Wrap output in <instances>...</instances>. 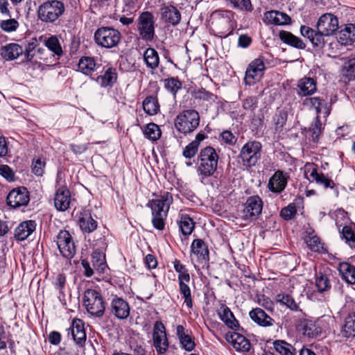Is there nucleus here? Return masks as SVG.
Masks as SVG:
<instances>
[{
	"label": "nucleus",
	"mask_w": 355,
	"mask_h": 355,
	"mask_svg": "<svg viewBox=\"0 0 355 355\" xmlns=\"http://www.w3.org/2000/svg\"><path fill=\"white\" fill-rule=\"evenodd\" d=\"M172 203V194L168 191L162 193L148 202L146 206L151 209L152 224L155 229L158 230L164 229L165 220Z\"/></svg>",
	"instance_id": "nucleus-1"
},
{
	"label": "nucleus",
	"mask_w": 355,
	"mask_h": 355,
	"mask_svg": "<svg viewBox=\"0 0 355 355\" xmlns=\"http://www.w3.org/2000/svg\"><path fill=\"white\" fill-rule=\"evenodd\" d=\"M199 165L197 173L202 183L205 179L212 176L216 172L218 162V155L216 150L211 146L202 148L198 155Z\"/></svg>",
	"instance_id": "nucleus-2"
},
{
	"label": "nucleus",
	"mask_w": 355,
	"mask_h": 355,
	"mask_svg": "<svg viewBox=\"0 0 355 355\" xmlns=\"http://www.w3.org/2000/svg\"><path fill=\"white\" fill-rule=\"evenodd\" d=\"M64 3L58 0H49L39 6L37 13L40 20L45 23L55 21L64 12Z\"/></svg>",
	"instance_id": "nucleus-3"
},
{
	"label": "nucleus",
	"mask_w": 355,
	"mask_h": 355,
	"mask_svg": "<svg viewBox=\"0 0 355 355\" xmlns=\"http://www.w3.org/2000/svg\"><path fill=\"white\" fill-rule=\"evenodd\" d=\"M200 115L195 110H187L175 118V126L178 132L187 135L193 132L199 125Z\"/></svg>",
	"instance_id": "nucleus-4"
},
{
	"label": "nucleus",
	"mask_w": 355,
	"mask_h": 355,
	"mask_svg": "<svg viewBox=\"0 0 355 355\" xmlns=\"http://www.w3.org/2000/svg\"><path fill=\"white\" fill-rule=\"evenodd\" d=\"M173 266L175 270L178 273L179 291L182 298H184V303L189 309H192L193 300L191 291L188 285L190 282V275L185 266L182 264L180 260L175 259L173 262Z\"/></svg>",
	"instance_id": "nucleus-5"
},
{
	"label": "nucleus",
	"mask_w": 355,
	"mask_h": 355,
	"mask_svg": "<svg viewBox=\"0 0 355 355\" xmlns=\"http://www.w3.org/2000/svg\"><path fill=\"white\" fill-rule=\"evenodd\" d=\"M155 21L154 15L149 11H144L139 13L137 30L140 37L146 42H151L155 37Z\"/></svg>",
	"instance_id": "nucleus-6"
},
{
	"label": "nucleus",
	"mask_w": 355,
	"mask_h": 355,
	"mask_svg": "<svg viewBox=\"0 0 355 355\" xmlns=\"http://www.w3.org/2000/svg\"><path fill=\"white\" fill-rule=\"evenodd\" d=\"M121 35L120 32L112 27L101 26L94 33L96 44L105 49L115 47L120 42Z\"/></svg>",
	"instance_id": "nucleus-7"
},
{
	"label": "nucleus",
	"mask_w": 355,
	"mask_h": 355,
	"mask_svg": "<svg viewBox=\"0 0 355 355\" xmlns=\"http://www.w3.org/2000/svg\"><path fill=\"white\" fill-rule=\"evenodd\" d=\"M262 145L258 141H249L241 149L239 157L243 165L250 168L254 166L261 157Z\"/></svg>",
	"instance_id": "nucleus-8"
},
{
	"label": "nucleus",
	"mask_w": 355,
	"mask_h": 355,
	"mask_svg": "<svg viewBox=\"0 0 355 355\" xmlns=\"http://www.w3.org/2000/svg\"><path fill=\"white\" fill-rule=\"evenodd\" d=\"M84 305L89 313L101 317L105 312V305L101 294L96 290L87 289L83 297Z\"/></svg>",
	"instance_id": "nucleus-9"
},
{
	"label": "nucleus",
	"mask_w": 355,
	"mask_h": 355,
	"mask_svg": "<svg viewBox=\"0 0 355 355\" xmlns=\"http://www.w3.org/2000/svg\"><path fill=\"white\" fill-rule=\"evenodd\" d=\"M233 13L229 10L216 11L212 15V24L220 34V36L227 35L233 29Z\"/></svg>",
	"instance_id": "nucleus-10"
},
{
	"label": "nucleus",
	"mask_w": 355,
	"mask_h": 355,
	"mask_svg": "<svg viewBox=\"0 0 355 355\" xmlns=\"http://www.w3.org/2000/svg\"><path fill=\"white\" fill-rule=\"evenodd\" d=\"M58 248L62 257L70 259L76 254V245L70 233L67 230H60L57 235Z\"/></svg>",
	"instance_id": "nucleus-11"
},
{
	"label": "nucleus",
	"mask_w": 355,
	"mask_h": 355,
	"mask_svg": "<svg viewBox=\"0 0 355 355\" xmlns=\"http://www.w3.org/2000/svg\"><path fill=\"white\" fill-rule=\"evenodd\" d=\"M153 346L159 354H164L168 348V341L166 329L161 321H156L153 326Z\"/></svg>",
	"instance_id": "nucleus-12"
},
{
	"label": "nucleus",
	"mask_w": 355,
	"mask_h": 355,
	"mask_svg": "<svg viewBox=\"0 0 355 355\" xmlns=\"http://www.w3.org/2000/svg\"><path fill=\"white\" fill-rule=\"evenodd\" d=\"M316 28L322 36H331L338 28V19L331 13L322 15L318 19Z\"/></svg>",
	"instance_id": "nucleus-13"
},
{
	"label": "nucleus",
	"mask_w": 355,
	"mask_h": 355,
	"mask_svg": "<svg viewBox=\"0 0 355 355\" xmlns=\"http://www.w3.org/2000/svg\"><path fill=\"white\" fill-rule=\"evenodd\" d=\"M265 64L260 58L254 60L247 68L244 81L246 85H252L263 76Z\"/></svg>",
	"instance_id": "nucleus-14"
},
{
	"label": "nucleus",
	"mask_w": 355,
	"mask_h": 355,
	"mask_svg": "<svg viewBox=\"0 0 355 355\" xmlns=\"http://www.w3.org/2000/svg\"><path fill=\"white\" fill-rule=\"evenodd\" d=\"M243 218L245 220H253L261 214L263 201L259 196L249 197L244 203Z\"/></svg>",
	"instance_id": "nucleus-15"
},
{
	"label": "nucleus",
	"mask_w": 355,
	"mask_h": 355,
	"mask_svg": "<svg viewBox=\"0 0 355 355\" xmlns=\"http://www.w3.org/2000/svg\"><path fill=\"white\" fill-rule=\"evenodd\" d=\"M7 203L13 208H17L28 205L30 197L29 192L25 187L13 189L7 196Z\"/></svg>",
	"instance_id": "nucleus-16"
},
{
	"label": "nucleus",
	"mask_w": 355,
	"mask_h": 355,
	"mask_svg": "<svg viewBox=\"0 0 355 355\" xmlns=\"http://www.w3.org/2000/svg\"><path fill=\"white\" fill-rule=\"evenodd\" d=\"M304 175L308 180L312 178L317 184L322 185L324 188L333 189L335 186L334 181L327 178L323 173H318L316 166L313 163H307L304 166Z\"/></svg>",
	"instance_id": "nucleus-17"
},
{
	"label": "nucleus",
	"mask_w": 355,
	"mask_h": 355,
	"mask_svg": "<svg viewBox=\"0 0 355 355\" xmlns=\"http://www.w3.org/2000/svg\"><path fill=\"white\" fill-rule=\"evenodd\" d=\"M288 178L286 173L280 170L275 171L268 181V189L272 193H282L286 187Z\"/></svg>",
	"instance_id": "nucleus-18"
},
{
	"label": "nucleus",
	"mask_w": 355,
	"mask_h": 355,
	"mask_svg": "<svg viewBox=\"0 0 355 355\" xmlns=\"http://www.w3.org/2000/svg\"><path fill=\"white\" fill-rule=\"evenodd\" d=\"M161 19L166 24L176 26L181 20V13L172 5L164 6L160 9Z\"/></svg>",
	"instance_id": "nucleus-19"
},
{
	"label": "nucleus",
	"mask_w": 355,
	"mask_h": 355,
	"mask_svg": "<svg viewBox=\"0 0 355 355\" xmlns=\"http://www.w3.org/2000/svg\"><path fill=\"white\" fill-rule=\"evenodd\" d=\"M111 313L120 320L126 319L130 315V306L121 297L115 296L111 302Z\"/></svg>",
	"instance_id": "nucleus-20"
},
{
	"label": "nucleus",
	"mask_w": 355,
	"mask_h": 355,
	"mask_svg": "<svg viewBox=\"0 0 355 355\" xmlns=\"http://www.w3.org/2000/svg\"><path fill=\"white\" fill-rule=\"evenodd\" d=\"M191 251V257L194 256L197 262L204 263L209 260V250L202 239H197L193 241Z\"/></svg>",
	"instance_id": "nucleus-21"
},
{
	"label": "nucleus",
	"mask_w": 355,
	"mask_h": 355,
	"mask_svg": "<svg viewBox=\"0 0 355 355\" xmlns=\"http://www.w3.org/2000/svg\"><path fill=\"white\" fill-rule=\"evenodd\" d=\"M68 334L71 333L74 342L83 346L86 341V333L84 328V323L80 319H74L72 322L71 327L68 329Z\"/></svg>",
	"instance_id": "nucleus-22"
},
{
	"label": "nucleus",
	"mask_w": 355,
	"mask_h": 355,
	"mask_svg": "<svg viewBox=\"0 0 355 355\" xmlns=\"http://www.w3.org/2000/svg\"><path fill=\"white\" fill-rule=\"evenodd\" d=\"M250 318L257 324L268 327L273 325L275 320L261 308H255L249 313Z\"/></svg>",
	"instance_id": "nucleus-23"
},
{
	"label": "nucleus",
	"mask_w": 355,
	"mask_h": 355,
	"mask_svg": "<svg viewBox=\"0 0 355 355\" xmlns=\"http://www.w3.org/2000/svg\"><path fill=\"white\" fill-rule=\"evenodd\" d=\"M98 67L95 58L90 56L81 57L78 63V71L85 76H92Z\"/></svg>",
	"instance_id": "nucleus-24"
},
{
	"label": "nucleus",
	"mask_w": 355,
	"mask_h": 355,
	"mask_svg": "<svg viewBox=\"0 0 355 355\" xmlns=\"http://www.w3.org/2000/svg\"><path fill=\"white\" fill-rule=\"evenodd\" d=\"M297 94L300 96H306L312 95L317 90L315 80L310 77H304L299 80L297 83Z\"/></svg>",
	"instance_id": "nucleus-25"
},
{
	"label": "nucleus",
	"mask_w": 355,
	"mask_h": 355,
	"mask_svg": "<svg viewBox=\"0 0 355 355\" xmlns=\"http://www.w3.org/2000/svg\"><path fill=\"white\" fill-rule=\"evenodd\" d=\"M336 39L341 45H350L355 42V24H348L338 33Z\"/></svg>",
	"instance_id": "nucleus-26"
},
{
	"label": "nucleus",
	"mask_w": 355,
	"mask_h": 355,
	"mask_svg": "<svg viewBox=\"0 0 355 355\" xmlns=\"http://www.w3.org/2000/svg\"><path fill=\"white\" fill-rule=\"evenodd\" d=\"M71 202V196L69 191L65 188L62 187L57 190L54 204L58 210L65 211L69 207Z\"/></svg>",
	"instance_id": "nucleus-27"
},
{
	"label": "nucleus",
	"mask_w": 355,
	"mask_h": 355,
	"mask_svg": "<svg viewBox=\"0 0 355 355\" xmlns=\"http://www.w3.org/2000/svg\"><path fill=\"white\" fill-rule=\"evenodd\" d=\"M265 21L274 25H286L291 23V17L286 13L277 10L268 11L264 14Z\"/></svg>",
	"instance_id": "nucleus-28"
},
{
	"label": "nucleus",
	"mask_w": 355,
	"mask_h": 355,
	"mask_svg": "<svg viewBox=\"0 0 355 355\" xmlns=\"http://www.w3.org/2000/svg\"><path fill=\"white\" fill-rule=\"evenodd\" d=\"M78 224L83 233H91L97 227V222L92 217L88 210L80 214Z\"/></svg>",
	"instance_id": "nucleus-29"
},
{
	"label": "nucleus",
	"mask_w": 355,
	"mask_h": 355,
	"mask_svg": "<svg viewBox=\"0 0 355 355\" xmlns=\"http://www.w3.org/2000/svg\"><path fill=\"white\" fill-rule=\"evenodd\" d=\"M35 230V222L27 220L21 223L15 230V237L18 241L26 240Z\"/></svg>",
	"instance_id": "nucleus-30"
},
{
	"label": "nucleus",
	"mask_w": 355,
	"mask_h": 355,
	"mask_svg": "<svg viewBox=\"0 0 355 355\" xmlns=\"http://www.w3.org/2000/svg\"><path fill=\"white\" fill-rule=\"evenodd\" d=\"M227 340L232 344L236 351L248 352L250 349V341L239 333H232Z\"/></svg>",
	"instance_id": "nucleus-31"
},
{
	"label": "nucleus",
	"mask_w": 355,
	"mask_h": 355,
	"mask_svg": "<svg viewBox=\"0 0 355 355\" xmlns=\"http://www.w3.org/2000/svg\"><path fill=\"white\" fill-rule=\"evenodd\" d=\"M338 40H335L331 36H322L320 40V44L315 45V48L321 49L323 53L329 56H334L338 46Z\"/></svg>",
	"instance_id": "nucleus-32"
},
{
	"label": "nucleus",
	"mask_w": 355,
	"mask_h": 355,
	"mask_svg": "<svg viewBox=\"0 0 355 355\" xmlns=\"http://www.w3.org/2000/svg\"><path fill=\"white\" fill-rule=\"evenodd\" d=\"M38 40L43 42L45 46L51 51L54 55H56L58 58L62 55V48L57 36L51 35L49 37L40 36L39 37Z\"/></svg>",
	"instance_id": "nucleus-33"
},
{
	"label": "nucleus",
	"mask_w": 355,
	"mask_h": 355,
	"mask_svg": "<svg viewBox=\"0 0 355 355\" xmlns=\"http://www.w3.org/2000/svg\"><path fill=\"white\" fill-rule=\"evenodd\" d=\"M22 47L16 43H10L1 47V55L7 60H12L22 55Z\"/></svg>",
	"instance_id": "nucleus-34"
},
{
	"label": "nucleus",
	"mask_w": 355,
	"mask_h": 355,
	"mask_svg": "<svg viewBox=\"0 0 355 355\" xmlns=\"http://www.w3.org/2000/svg\"><path fill=\"white\" fill-rule=\"evenodd\" d=\"M117 73L114 68L109 67L103 75L98 76L96 79V82L102 87H112L116 81Z\"/></svg>",
	"instance_id": "nucleus-35"
},
{
	"label": "nucleus",
	"mask_w": 355,
	"mask_h": 355,
	"mask_svg": "<svg viewBox=\"0 0 355 355\" xmlns=\"http://www.w3.org/2000/svg\"><path fill=\"white\" fill-rule=\"evenodd\" d=\"M300 326L302 334L309 338H316L322 333L321 328L311 320H304Z\"/></svg>",
	"instance_id": "nucleus-36"
},
{
	"label": "nucleus",
	"mask_w": 355,
	"mask_h": 355,
	"mask_svg": "<svg viewBox=\"0 0 355 355\" xmlns=\"http://www.w3.org/2000/svg\"><path fill=\"white\" fill-rule=\"evenodd\" d=\"M220 320L232 329H236L239 327V322L234 316V314L230 309L225 304L220 306V312L218 313Z\"/></svg>",
	"instance_id": "nucleus-37"
},
{
	"label": "nucleus",
	"mask_w": 355,
	"mask_h": 355,
	"mask_svg": "<svg viewBox=\"0 0 355 355\" xmlns=\"http://www.w3.org/2000/svg\"><path fill=\"white\" fill-rule=\"evenodd\" d=\"M280 40L285 44L299 49H304L306 47L304 42L298 37H296L290 32L281 31L279 33Z\"/></svg>",
	"instance_id": "nucleus-38"
},
{
	"label": "nucleus",
	"mask_w": 355,
	"mask_h": 355,
	"mask_svg": "<svg viewBox=\"0 0 355 355\" xmlns=\"http://www.w3.org/2000/svg\"><path fill=\"white\" fill-rule=\"evenodd\" d=\"M338 270L342 279L349 284H355V267L347 262L340 263Z\"/></svg>",
	"instance_id": "nucleus-39"
},
{
	"label": "nucleus",
	"mask_w": 355,
	"mask_h": 355,
	"mask_svg": "<svg viewBox=\"0 0 355 355\" xmlns=\"http://www.w3.org/2000/svg\"><path fill=\"white\" fill-rule=\"evenodd\" d=\"M176 333L182 347L187 351H192L195 343L191 336L186 333L184 327L182 325H178Z\"/></svg>",
	"instance_id": "nucleus-40"
},
{
	"label": "nucleus",
	"mask_w": 355,
	"mask_h": 355,
	"mask_svg": "<svg viewBox=\"0 0 355 355\" xmlns=\"http://www.w3.org/2000/svg\"><path fill=\"white\" fill-rule=\"evenodd\" d=\"M144 60L148 68L156 69L159 64V57L157 51L153 48H148L144 53Z\"/></svg>",
	"instance_id": "nucleus-41"
},
{
	"label": "nucleus",
	"mask_w": 355,
	"mask_h": 355,
	"mask_svg": "<svg viewBox=\"0 0 355 355\" xmlns=\"http://www.w3.org/2000/svg\"><path fill=\"white\" fill-rule=\"evenodd\" d=\"M276 301L282 305L293 311H301L299 304L295 302L294 298L288 293H279L276 295Z\"/></svg>",
	"instance_id": "nucleus-42"
},
{
	"label": "nucleus",
	"mask_w": 355,
	"mask_h": 355,
	"mask_svg": "<svg viewBox=\"0 0 355 355\" xmlns=\"http://www.w3.org/2000/svg\"><path fill=\"white\" fill-rule=\"evenodd\" d=\"M342 334L345 338L355 337V313H349L345 320Z\"/></svg>",
	"instance_id": "nucleus-43"
},
{
	"label": "nucleus",
	"mask_w": 355,
	"mask_h": 355,
	"mask_svg": "<svg viewBox=\"0 0 355 355\" xmlns=\"http://www.w3.org/2000/svg\"><path fill=\"white\" fill-rule=\"evenodd\" d=\"M92 262L94 269L99 272H104L107 263L105 261V254L99 250H95L92 254Z\"/></svg>",
	"instance_id": "nucleus-44"
},
{
	"label": "nucleus",
	"mask_w": 355,
	"mask_h": 355,
	"mask_svg": "<svg viewBox=\"0 0 355 355\" xmlns=\"http://www.w3.org/2000/svg\"><path fill=\"white\" fill-rule=\"evenodd\" d=\"M143 109L149 115H155L159 111V105L156 97L150 96L143 101Z\"/></svg>",
	"instance_id": "nucleus-45"
},
{
	"label": "nucleus",
	"mask_w": 355,
	"mask_h": 355,
	"mask_svg": "<svg viewBox=\"0 0 355 355\" xmlns=\"http://www.w3.org/2000/svg\"><path fill=\"white\" fill-rule=\"evenodd\" d=\"M300 33L303 37H307L314 47L316 44H320L322 35L318 31H315L309 26L302 25L300 27Z\"/></svg>",
	"instance_id": "nucleus-46"
},
{
	"label": "nucleus",
	"mask_w": 355,
	"mask_h": 355,
	"mask_svg": "<svg viewBox=\"0 0 355 355\" xmlns=\"http://www.w3.org/2000/svg\"><path fill=\"white\" fill-rule=\"evenodd\" d=\"M179 227L182 234L190 235L194 230L195 223L188 215L182 214L179 221Z\"/></svg>",
	"instance_id": "nucleus-47"
},
{
	"label": "nucleus",
	"mask_w": 355,
	"mask_h": 355,
	"mask_svg": "<svg viewBox=\"0 0 355 355\" xmlns=\"http://www.w3.org/2000/svg\"><path fill=\"white\" fill-rule=\"evenodd\" d=\"M315 281V286L320 293L329 291L331 288V284L329 277L322 272H316Z\"/></svg>",
	"instance_id": "nucleus-48"
},
{
	"label": "nucleus",
	"mask_w": 355,
	"mask_h": 355,
	"mask_svg": "<svg viewBox=\"0 0 355 355\" xmlns=\"http://www.w3.org/2000/svg\"><path fill=\"white\" fill-rule=\"evenodd\" d=\"M273 345L276 352L281 355H295L294 347L284 340H275Z\"/></svg>",
	"instance_id": "nucleus-49"
},
{
	"label": "nucleus",
	"mask_w": 355,
	"mask_h": 355,
	"mask_svg": "<svg viewBox=\"0 0 355 355\" xmlns=\"http://www.w3.org/2000/svg\"><path fill=\"white\" fill-rule=\"evenodd\" d=\"M144 134L148 139L151 141H157L160 138L162 133L157 124L150 123L146 125Z\"/></svg>",
	"instance_id": "nucleus-50"
},
{
	"label": "nucleus",
	"mask_w": 355,
	"mask_h": 355,
	"mask_svg": "<svg viewBox=\"0 0 355 355\" xmlns=\"http://www.w3.org/2000/svg\"><path fill=\"white\" fill-rule=\"evenodd\" d=\"M309 132L310 133L312 140L317 142L322 133V122L318 116H317L310 127L309 128Z\"/></svg>",
	"instance_id": "nucleus-51"
},
{
	"label": "nucleus",
	"mask_w": 355,
	"mask_h": 355,
	"mask_svg": "<svg viewBox=\"0 0 355 355\" xmlns=\"http://www.w3.org/2000/svg\"><path fill=\"white\" fill-rule=\"evenodd\" d=\"M165 88L171 92L174 96L176 95L179 89L182 87V83L177 77L166 78L164 80Z\"/></svg>",
	"instance_id": "nucleus-52"
},
{
	"label": "nucleus",
	"mask_w": 355,
	"mask_h": 355,
	"mask_svg": "<svg viewBox=\"0 0 355 355\" xmlns=\"http://www.w3.org/2000/svg\"><path fill=\"white\" fill-rule=\"evenodd\" d=\"M342 238L351 248L355 247V232L351 226L345 225L340 232Z\"/></svg>",
	"instance_id": "nucleus-53"
},
{
	"label": "nucleus",
	"mask_w": 355,
	"mask_h": 355,
	"mask_svg": "<svg viewBox=\"0 0 355 355\" xmlns=\"http://www.w3.org/2000/svg\"><path fill=\"white\" fill-rule=\"evenodd\" d=\"M258 98L256 96H248L242 101V108L245 110L244 114L253 113L257 107Z\"/></svg>",
	"instance_id": "nucleus-54"
},
{
	"label": "nucleus",
	"mask_w": 355,
	"mask_h": 355,
	"mask_svg": "<svg viewBox=\"0 0 355 355\" xmlns=\"http://www.w3.org/2000/svg\"><path fill=\"white\" fill-rule=\"evenodd\" d=\"M193 97L196 100H200L203 101H214V95L207 91L206 89L201 88L197 90H195L192 94Z\"/></svg>",
	"instance_id": "nucleus-55"
},
{
	"label": "nucleus",
	"mask_w": 355,
	"mask_h": 355,
	"mask_svg": "<svg viewBox=\"0 0 355 355\" xmlns=\"http://www.w3.org/2000/svg\"><path fill=\"white\" fill-rule=\"evenodd\" d=\"M288 114L286 112L281 110L275 114L273 117L275 128L276 131H280L285 125Z\"/></svg>",
	"instance_id": "nucleus-56"
},
{
	"label": "nucleus",
	"mask_w": 355,
	"mask_h": 355,
	"mask_svg": "<svg viewBox=\"0 0 355 355\" xmlns=\"http://www.w3.org/2000/svg\"><path fill=\"white\" fill-rule=\"evenodd\" d=\"M19 25V22L15 19H8L1 21L0 28L6 33H11L15 31Z\"/></svg>",
	"instance_id": "nucleus-57"
},
{
	"label": "nucleus",
	"mask_w": 355,
	"mask_h": 355,
	"mask_svg": "<svg viewBox=\"0 0 355 355\" xmlns=\"http://www.w3.org/2000/svg\"><path fill=\"white\" fill-rule=\"evenodd\" d=\"M46 163L41 158L34 159L32 162V171L37 176H42L44 172Z\"/></svg>",
	"instance_id": "nucleus-58"
},
{
	"label": "nucleus",
	"mask_w": 355,
	"mask_h": 355,
	"mask_svg": "<svg viewBox=\"0 0 355 355\" xmlns=\"http://www.w3.org/2000/svg\"><path fill=\"white\" fill-rule=\"evenodd\" d=\"M306 243L308 247L312 251L322 252L324 250L322 243L320 242V239L316 236L310 237Z\"/></svg>",
	"instance_id": "nucleus-59"
},
{
	"label": "nucleus",
	"mask_w": 355,
	"mask_h": 355,
	"mask_svg": "<svg viewBox=\"0 0 355 355\" xmlns=\"http://www.w3.org/2000/svg\"><path fill=\"white\" fill-rule=\"evenodd\" d=\"M234 8L251 11L252 10V4L250 0H229Z\"/></svg>",
	"instance_id": "nucleus-60"
},
{
	"label": "nucleus",
	"mask_w": 355,
	"mask_h": 355,
	"mask_svg": "<svg viewBox=\"0 0 355 355\" xmlns=\"http://www.w3.org/2000/svg\"><path fill=\"white\" fill-rule=\"evenodd\" d=\"M304 104L310 105L311 107L314 108L317 114L322 112L323 101L318 97L307 98L305 100Z\"/></svg>",
	"instance_id": "nucleus-61"
},
{
	"label": "nucleus",
	"mask_w": 355,
	"mask_h": 355,
	"mask_svg": "<svg viewBox=\"0 0 355 355\" xmlns=\"http://www.w3.org/2000/svg\"><path fill=\"white\" fill-rule=\"evenodd\" d=\"M38 41L37 39L33 38L27 44L25 50V56L27 60L31 61L33 58L35 54L33 52L36 50Z\"/></svg>",
	"instance_id": "nucleus-62"
},
{
	"label": "nucleus",
	"mask_w": 355,
	"mask_h": 355,
	"mask_svg": "<svg viewBox=\"0 0 355 355\" xmlns=\"http://www.w3.org/2000/svg\"><path fill=\"white\" fill-rule=\"evenodd\" d=\"M296 212L297 209L295 205L290 204L281 210L280 215L283 218L290 220L296 214Z\"/></svg>",
	"instance_id": "nucleus-63"
},
{
	"label": "nucleus",
	"mask_w": 355,
	"mask_h": 355,
	"mask_svg": "<svg viewBox=\"0 0 355 355\" xmlns=\"http://www.w3.org/2000/svg\"><path fill=\"white\" fill-rule=\"evenodd\" d=\"M344 69L347 72V76L355 77V55L345 62Z\"/></svg>",
	"instance_id": "nucleus-64"
}]
</instances>
